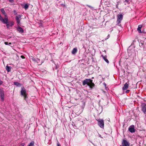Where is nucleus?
Listing matches in <instances>:
<instances>
[{
  "label": "nucleus",
  "mask_w": 146,
  "mask_h": 146,
  "mask_svg": "<svg viewBox=\"0 0 146 146\" xmlns=\"http://www.w3.org/2000/svg\"><path fill=\"white\" fill-rule=\"evenodd\" d=\"M82 84L83 86L87 84V85L89 86L91 88H92L94 86V84L92 82V80L90 79H87L84 80Z\"/></svg>",
  "instance_id": "nucleus-1"
},
{
  "label": "nucleus",
  "mask_w": 146,
  "mask_h": 146,
  "mask_svg": "<svg viewBox=\"0 0 146 146\" xmlns=\"http://www.w3.org/2000/svg\"><path fill=\"white\" fill-rule=\"evenodd\" d=\"M21 94L22 96H24L25 100H26V98L27 97L26 91V90L24 87L21 88Z\"/></svg>",
  "instance_id": "nucleus-2"
},
{
  "label": "nucleus",
  "mask_w": 146,
  "mask_h": 146,
  "mask_svg": "<svg viewBox=\"0 0 146 146\" xmlns=\"http://www.w3.org/2000/svg\"><path fill=\"white\" fill-rule=\"evenodd\" d=\"M98 122V125L101 128H103L104 126V121L103 119H98L97 120Z\"/></svg>",
  "instance_id": "nucleus-3"
},
{
  "label": "nucleus",
  "mask_w": 146,
  "mask_h": 146,
  "mask_svg": "<svg viewBox=\"0 0 146 146\" xmlns=\"http://www.w3.org/2000/svg\"><path fill=\"white\" fill-rule=\"evenodd\" d=\"M120 146H129L130 143L129 142L125 139H123Z\"/></svg>",
  "instance_id": "nucleus-4"
},
{
  "label": "nucleus",
  "mask_w": 146,
  "mask_h": 146,
  "mask_svg": "<svg viewBox=\"0 0 146 146\" xmlns=\"http://www.w3.org/2000/svg\"><path fill=\"white\" fill-rule=\"evenodd\" d=\"M123 18V16L122 15H117V24L120 23Z\"/></svg>",
  "instance_id": "nucleus-5"
},
{
  "label": "nucleus",
  "mask_w": 146,
  "mask_h": 146,
  "mask_svg": "<svg viewBox=\"0 0 146 146\" xmlns=\"http://www.w3.org/2000/svg\"><path fill=\"white\" fill-rule=\"evenodd\" d=\"M0 20L4 24H7L8 22V19L7 18H5L4 19L2 18L1 15L0 14Z\"/></svg>",
  "instance_id": "nucleus-6"
},
{
  "label": "nucleus",
  "mask_w": 146,
  "mask_h": 146,
  "mask_svg": "<svg viewBox=\"0 0 146 146\" xmlns=\"http://www.w3.org/2000/svg\"><path fill=\"white\" fill-rule=\"evenodd\" d=\"M129 131L131 133H133L135 132V130L134 128V126L133 125L130 126L128 128Z\"/></svg>",
  "instance_id": "nucleus-7"
},
{
  "label": "nucleus",
  "mask_w": 146,
  "mask_h": 146,
  "mask_svg": "<svg viewBox=\"0 0 146 146\" xmlns=\"http://www.w3.org/2000/svg\"><path fill=\"white\" fill-rule=\"evenodd\" d=\"M75 123H76V125H77L78 127L84 124L83 122L82 121H80L79 120L76 121Z\"/></svg>",
  "instance_id": "nucleus-8"
},
{
  "label": "nucleus",
  "mask_w": 146,
  "mask_h": 146,
  "mask_svg": "<svg viewBox=\"0 0 146 146\" xmlns=\"http://www.w3.org/2000/svg\"><path fill=\"white\" fill-rule=\"evenodd\" d=\"M22 15H19L16 17V20L17 21V23L18 24H19L20 23V19Z\"/></svg>",
  "instance_id": "nucleus-9"
},
{
  "label": "nucleus",
  "mask_w": 146,
  "mask_h": 146,
  "mask_svg": "<svg viewBox=\"0 0 146 146\" xmlns=\"http://www.w3.org/2000/svg\"><path fill=\"white\" fill-rule=\"evenodd\" d=\"M129 83L127 82L126 83L124 84V85L122 89L123 90H126L128 88L129 85Z\"/></svg>",
  "instance_id": "nucleus-10"
},
{
  "label": "nucleus",
  "mask_w": 146,
  "mask_h": 146,
  "mask_svg": "<svg viewBox=\"0 0 146 146\" xmlns=\"http://www.w3.org/2000/svg\"><path fill=\"white\" fill-rule=\"evenodd\" d=\"M17 30L19 32L21 33H23L24 32V31L23 29L20 27H18L17 28Z\"/></svg>",
  "instance_id": "nucleus-11"
},
{
  "label": "nucleus",
  "mask_w": 146,
  "mask_h": 146,
  "mask_svg": "<svg viewBox=\"0 0 146 146\" xmlns=\"http://www.w3.org/2000/svg\"><path fill=\"white\" fill-rule=\"evenodd\" d=\"M102 57L104 60L108 63H109V61L107 59V56H104L103 55H102Z\"/></svg>",
  "instance_id": "nucleus-12"
},
{
  "label": "nucleus",
  "mask_w": 146,
  "mask_h": 146,
  "mask_svg": "<svg viewBox=\"0 0 146 146\" xmlns=\"http://www.w3.org/2000/svg\"><path fill=\"white\" fill-rule=\"evenodd\" d=\"M142 27L141 25H138V28L137 29V30L139 33H141V29Z\"/></svg>",
  "instance_id": "nucleus-13"
},
{
  "label": "nucleus",
  "mask_w": 146,
  "mask_h": 146,
  "mask_svg": "<svg viewBox=\"0 0 146 146\" xmlns=\"http://www.w3.org/2000/svg\"><path fill=\"white\" fill-rule=\"evenodd\" d=\"M142 110H146V104L143 103L141 105Z\"/></svg>",
  "instance_id": "nucleus-14"
},
{
  "label": "nucleus",
  "mask_w": 146,
  "mask_h": 146,
  "mask_svg": "<svg viewBox=\"0 0 146 146\" xmlns=\"http://www.w3.org/2000/svg\"><path fill=\"white\" fill-rule=\"evenodd\" d=\"M1 11L2 13L4 15L5 17H7V15L6 13L5 12V11L4 10V9L3 8L1 9Z\"/></svg>",
  "instance_id": "nucleus-15"
},
{
  "label": "nucleus",
  "mask_w": 146,
  "mask_h": 146,
  "mask_svg": "<svg viewBox=\"0 0 146 146\" xmlns=\"http://www.w3.org/2000/svg\"><path fill=\"white\" fill-rule=\"evenodd\" d=\"M11 67L10 66H7L6 67V70L8 72H9L11 71Z\"/></svg>",
  "instance_id": "nucleus-16"
},
{
  "label": "nucleus",
  "mask_w": 146,
  "mask_h": 146,
  "mask_svg": "<svg viewBox=\"0 0 146 146\" xmlns=\"http://www.w3.org/2000/svg\"><path fill=\"white\" fill-rule=\"evenodd\" d=\"M77 51V49L76 48H73V50L72 51V54H74L76 53Z\"/></svg>",
  "instance_id": "nucleus-17"
},
{
  "label": "nucleus",
  "mask_w": 146,
  "mask_h": 146,
  "mask_svg": "<svg viewBox=\"0 0 146 146\" xmlns=\"http://www.w3.org/2000/svg\"><path fill=\"white\" fill-rule=\"evenodd\" d=\"M28 146H34V142L33 141H31Z\"/></svg>",
  "instance_id": "nucleus-18"
},
{
  "label": "nucleus",
  "mask_w": 146,
  "mask_h": 146,
  "mask_svg": "<svg viewBox=\"0 0 146 146\" xmlns=\"http://www.w3.org/2000/svg\"><path fill=\"white\" fill-rule=\"evenodd\" d=\"M78 110H74L75 111L74 112V113H75L77 115H79L81 113L82 111H81L79 112H77V111Z\"/></svg>",
  "instance_id": "nucleus-19"
},
{
  "label": "nucleus",
  "mask_w": 146,
  "mask_h": 146,
  "mask_svg": "<svg viewBox=\"0 0 146 146\" xmlns=\"http://www.w3.org/2000/svg\"><path fill=\"white\" fill-rule=\"evenodd\" d=\"M0 98L2 101L4 100V94H0Z\"/></svg>",
  "instance_id": "nucleus-20"
},
{
  "label": "nucleus",
  "mask_w": 146,
  "mask_h": 146,
  "mask_svg": "<svg viewBox=\"0 0 146 146\" xmlns=\"http://www.w3.org/2000/svg\"><path fill=\"white\" fill-rule=\"evenodd\" d=\"M0 94H4V91L2 88H0Z\"/></svg>",
  "instance_id": "nucleus-21"
},
{
  "label": "nucleus",
  "mask_w": 146,
  "mask_h": 146,
  "mask_svg": "<svg viewBox=\"0 0 146 146\" xmlns=\"http://www.w3.org/2000/svg\"><path fill=\"white\" fill-rule=\"evenodd\" d=\"M124 4L126 5V3L129 4L130 3L129 0H125L124 2Z\"/></svg>",
  "instance_id": "nucleus-22"
},
{
  "label": "nucleus",
  "mask_w": 146,
  "mask_h": 146,
  "mask_svg": "<svg viewBox=\"0 0 146 146\" xmlns=\"http://www.w3.org/2000/svg\"><path fill=\"white\" fill-rule=\"evenodd\" d=\"M29 6L27 4H26L24 6V8L26 9H27L28 8Z\"/></svg>",
  "instance_id": "nucleus-23"
},
{
  "label": "nucleus",
  "mask_w": 146,
  "mask_h": 146,
  "mask_svg": "<svg viewBox=\"0 0 146 146\" xmlns=\"http://www.w3.org/2000/svg\"><path fill=\"white\" fill-rule=\"evenodd\" d=\"M4 43L5 45H9L11 44V42L8 43V42H5Z\"/></svg>",
  "instance_id": "nucleus-24"
},
{
  "label": "nucleus",
  "mask_w": 146,
  "mask_h": 146,
  "mask_svg": "<svg viewBox=\"0 0 146 146\" xmlns=\"http://www.w3.org/2000/svg\"><path fill=\"white\" fill-rule=\"evenodd\" d=\"M31 59L33 61L35 62L36 60V58H34L33 57H32Z\"/></svg>",
  "instance_id": "nucleus-25"
},
{
  "label": "nucleus",
  "mask_w": 146,
  "mask_h": 146,
  "mask_svg": "<svg viewBox=\"0 0 146 146\" xmlns=\"http://www.w3.org/2000/svg\"><path fill=\"white\" fill-rule=\"evenodd\" d=\"M35 62H36L37 63H38L40 62V59L37 58H36Z\"/></svg>",
  "instance_id": "nucleus-26"
},
{
  "label": "nucleus",
  "mask_w": 146,
  "mask_h": 146,
  "mask_svg": "<svg viewBox=\"0 0 146 146\" xmlns=\"http://www.w3.org/2000/svg\"><path fill=\"white\" fill-rule=\"evenodd\" d=\"M7 23H8V22ZM6 24V26H7V28H9L10 27V26L9 24H8V23H7V24Z\"/></svg>",
  "instance_id": "nucleus-27"
},
{
  "label": "nucleus",
  "mask_w": 146,
  "mask_h": 146,
  "mask_svg": "<svg viewBox=\"0 0 146 146\" xmlns=\"http://www.w3.org/2000/svg\"><path fill=\"white\" fill-rule=\"evenodd\" d=\"M73 126L76 128L77 127H78L77 125H76V123L75 122V124H74V125H73Z\"/></svg>",
  "instance_id": "nucleus-28"
},
{
  "label": "nucleus",
  "mask_w": 146,
  "mask_h": 146,
  "mask_svg": "<svg viewBox=\"0 0 146 146\" xmlns=\"http://www.w3.org/2000/svg\"><path fill=\"white\" fill-rule=\"evenodd\" d=\"M14 84L15 85H16L17 86L19 84V83L18 82H14Z\"/></svg>",
  "instance_id": "nucleus-29"
},
{
  "label": "nucleus",
  "mask_w": 146,
  "mask_h": 146,
  "mask_svg": "<svg viewBox=\"0 0 146 146\" xmlns=\"http://www.w3.org/2000/svg\"><path fill=\"white\" fill-rule=\"evenodd\" d=\"M25 144L24 143H21V145L20 146H24Z\"/></svg>",
  "instance_id": "nucleus-30"
},
{
  "label": "nucleus",
  "mask_w": 146,
  "mask_h": 146,
  "mask_svg": "<svg viewBox=\"0 0 146 146\" xmlns=\"http://www.w3.org/2000/svg\"><path fill=\"white\" fill-rule=\"evenodd\" d=\"M14 13L15 15H16L17 14V13L16 11L14 10Z\"/></svg>",
  "instance_id": "nucleus-31"
},
{
  "label": "nucleus",
  "mask_w": 146,
  "mask_h": 146,
  "mask_svg": "<svg viewBox=\"0 0 146 146\" xmlns=\"http://www.w3.org/2000/svg\"><path fill=\"white\" fill-rule=\"evenodd\" d=\"M144 114H146V110H142Z\"/></svg>",
  "instance_id": "nucleus-32"
},
{
  "label": "nucleus",
  "mask_w": 146,
  "mask_h": 146,
  "mask_svg": "<svg viewBox=\"0 0 146 146\" xmlns=\"http://www.w3.org/2000/svg\"><path fill=\"white\" fill-rule=\"evenodd\" d=\"M8 0L10 2H11V3H13L14 1L13 0Z\"/></svg>",
  "instance_id": "nucleus-33"
},
{
  "label": "nucleus",
  "mask_w": 146,
  "mask_h": 146,
  "mask_svg": "<svg viewBox=\"0 0 146 146\" xmlns=\"http://www.w3.org/2000/svg\"><path fill=\"white\" fill-rule=\"evenodd\" d=\"M129 92V90H127L126 91V93H128Z\"/></svg>",
  "instance_id": "nucleus-34"
},
{
  "label": "nucleus",
  "mask_w": 146,
  "mask_h": 146,
  "mask_svg": "<svg viewBox=\"0 0 146 146\" xmlns=\"http://www.w3.org/2000/svg\"><path fill=\"white\" fill-rule=\"evenodd\" d=\"M57 146H61L60 144H59L58 142L57 143Z\"/></svg>",
  "instance_id": "nucleus-35"
},
{
  "label": "nucleus",
  "mask_w": 146,
  "mask_h": 146,
  "mask_svg": "<svg viewBox=\"0 0 146 146\" xmlns=\"http://www.w3.org/2000/svg\"><path fill=\"white\" fill-rule=\"evenodd\" d=\"M21 57L22 58H25L23 56H21Z\"/></svg>",
  "instance_id": "nucleus-36"
},
{
  "label": "nucleus",
  "mask_w": 146,
  "mask_h": 146,
  "mask_svg": "<svg viewBox=\"0 0 146 146\" xmlns=\"http://www.w3.org/2000/svg\"><path fill=\"white\" fill-rule=\"evenodd\" d=\"M98 135H99V137H100L101 138H103V137H101V136L99 134H98Z\"/></svg>",
  "instance_id": "nucleus-37"
},
{
  "label": "nucleus",
  "mask_w": 146,
  "mask_h": 146,
  "mask_svg": "<svg viewBox=\"0 0 146 146\" xmlns=\"http://www.w3.org/2000/svg\"><path fill=\"white\" fill-rule=\"evenodd\" d=\"M13 25V23H12L11 24V25H10V26L11 27H12Z\"/></svg>",
  "instance_id": "nucleus-38"
},
{
  "label": "nucleus",
  "mask_w": 146,
  "mask_h": 146,
  "mask_svg": "<svg viewBox=\"0 0 146 146\" xmlns=\"http://www.w3.org/2000/svg\"><path fill=\"white\" fill-rule=\"evenodd\" d=\"M110 36V35H108V38H109Z\"/></svg>",
  "instance_id": "nucleus-39"
},
{
  "label": "nucleus",
  "mask_w": 146,
  "mask_h": 146,
  "mask_svg": "<svg viewBox=\"0 0 146 146\" xmlns=\"http://www.w3.org/2000/svg\"><path fill=\"white\" fill-rule=\"evenodd\" d=\"M19 116L20 118H21V115H19Z\"/></svg>",
  "instance_id": "nucleus-40"
},
{
  "label": "nucleus",
  "mask_w": 146,
  "mask_h": 146,
  "mask_svg": "<svg viewBox=\"0 0 146 146\" xmlns=\"http://www.w3.org/2000/svg\"><path fill=\"white\" fill-rule=\"evenodd\" d=\"M0 146H5L3 145H0Z\"/></svg>",
  "instance_id": "nucleus-41"
},
{
  "label": "nucleus",
  "mask_w": 146,
  "mask_h": 146,
  "mask_svg": "<svg viewBox=\"0 0 146 146\" xmlns=\"http://www.w3.org/2000/svg\"><path fill=\"white\" fill-rule=\"evenodd\" d=\"M106 84H105V86H106Z\"/></svg>",
  "instance_id": "nucleus-42"
}]
</instances>
